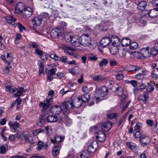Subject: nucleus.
<instances>
[{"instance_id":"nucleus-1","label":"nucleus","mask_w":158,"mask_h":158,"mask_svg":"<svg viewBox=\"0 0 158 158\" xmlns=\"http://www.w3.org/2000/svg\"><path fill=\"white\" fill-rule=\"evenodd\" d=\"M53 102V96H48L46 98V100L44 101V102L40 103L39 106L42 108V111L44 114H48L50 112L49 108V106L51 105Z\"/></svg>"},{"instance_id":"nucleus-2","label":"nucleus","mask_w":158,"mask_h":158,"mask_svg":"<svg viewBox=\"0 0 158 158\" xmlns=\"http://www.w3.org/2000/svg\"><path fill=\"white\" fill-rule=\"evenodd\" d=\"M91 40L89 35L84 34L79 38V44L84 46H89L91 44Z\"/></svg>"},{"instance_id":"nucleus-3","label":"nucleus","mask_w":158,"mask_h":158,"mask_svg":"<svg viewBox=\"0 0 158 158\" xmlns=\"http://www.w3.org/2000/svg\"><path fill=\"white\" fill-rule=\"evenodd\" d=\"M108 88L106 86H103L99 89H97L95 94L96 99L98 100L100 97H103L106 96L108 93Z\"/></svg>"},{"instance_id":"nucleus-4","label":"nucleus","mask_w":158,"mask_h":158,"mask_svg":"<svg viewBox=\"0 0 158 158\" xmlns=\"http://www.w3.org/2000/svg\"><path fill=\"white\" fill-rule=\"evenodd\" d=\"M16 137L18 139L24 140L25 141L31 142L33 141V139L28 131H24L22 134L18 133L16 134Z\"/></svg>"},{"instance_id":"nucleus-5","label":"nucleus","mask_w":158,"mask_h":158,"mask_svg":"<svg viewBox=\"0 0 158 158\" xmlns=\"http://www.w3.org/2000/svg\"><path fill=\"white\" fill-rule=\"evenodd\" d=\"M64 38L67 42H70L73 45L76 47L79 45V38L78 36L76 35L72 36L66 35L65 36Z\"/></svg>"},{"instance_id":"nucleus-6","label":"nucleus","mask_w":158,"mask_h":158,"mask_svg":"<svg viewBox=\"0 0 158 158\" xmlns=\"http://www.w3.org/2000/svg\"><path fill=\"white\" fill-rule=\"evenodd\" d=\"M61 106L63 110L66 112L72 109L74 107L73 99L69 98H67L65 99L64 103L62 104Z\"/></svg>"},{"instance_id":"nucleus-7","label":"nucleus","mask_w":158,"mask_h":158,"mask_svg":"<svg viewBox=\"0 0 158 158\" xmlns=\"http://www.w3.org/2000/svg\"><path fill=\"white\" fill-rule=\"evenodd\" d=\"M50 57L55 60L62 61V62L67 63V57L66 56L59 57L54 52H51L49 55Z\"/></svg>"},{"instance_id":"nucleus-8","label":"nucleus","mask_w":158,"mask_h":158,"mask_svg":"<svg viewBox=\"0 0 158 158\" xmlns=\"http://www.w3.org/2000/svg\"><path fill=\"white\" fill-rule=\"evenodd\" d=\"M114 39L115 40H111V42L112 41V45L114 46L110 50L111 53L113 55H115L118 52V48L115 47L118 45V44L120 42L119 39L117 36Z\"/></svg>"},{"instance_id":"nucleus-9","label":"nucleus","mask_w":158,"mask_h":158,"mask_svg":"<svg viewBox=\"0 0 158 158\" xmlns=\"http://www.w3.org/2000/svg\"><path fill=\"white\" fill-rule=\"evenodd\" d=\"M140 143L143 147L148 144L150 142V138L148 136L142 135L139 139Z\"/></svg>"},{"instance_id":"nucleus-10","label":"nucleus","mask_w":158,"mask_h":158,"mask_svg":"<svg viewBox=\"0 0 158 158\" xmlns=\"http://www.w3.org/2000/svg\"><path fill=\"white\" fill-rule=\"evenodd\" d=\"M32 9L30 7H28L25 8L21 14L24 18H29L32 15Z\"/></svg>"},{"instance_id":"nucleus-11","label":"nucleus","mask_w":158,"mask_h":158,"mask_svg":"<svg viewBox=\"0 0 158 158\" xmlns=\"http://www.w3.org/2000/svg\"><path fill=\"white\" fill-rule=\"evenodd\" d=\"M73 106L75 107L79 108L82 106V102L80 96H75L73 99Z\"/></svg>"},{"instance_id":"nucleus-12","label":"nucleus","mask_w":158,"mask_h":158,"mask_svg":"<svg viewBox=\"0 0 158 158\" xmlns=\"http://www.w3.org/2000/svg\"><path fill=\"white\" fill-rule=\"evenodd\" d=\"M98 147V142L96 140L93 141L89 146L88 150L91 153L94 152Z\"/></svg>"},{"instance_id":"nucleus-13","label":"nucleus","mask_w":158,"mask_h":158,"mask_svg":"<svg viewBox=\"0 0 158 158\" xmlns=\"http://www.w3.org/2000/svg\"><path fill=\"white\" fill-rule=\"evenodd\" d=\"M91 78L94 81L101 82L106 79V78L103 75L101 74H92L90 76Z\"/></svg>"},{"instance_id":"nucleus-14","label":"nucleus","mask_w":158,"mask_h":158,"mask_svg":"<svg viewBox=\"0 0 158 158\" xmlns=\"http://www.w3.org/2000/svg\"><path fill=\"white\" fill-rule=\"evenodd\" d=\"M60 34V30L57 27L53 29L50 33L51 36L54 38H58Z\"/></svg>"},{"instance_id":"nucleus-15","label":"nucleus","mask_w":158,"mask_h":158,"mask_svg":"<svg viewBox=\"0 0 158 158\" xmlns=\"http://www.w3.org/2000/svg\"><path fill=\"white\" fill-rule=\"evenodd\" d=\"M63 109L62 106H52L50 109V112L53 114H59L60 113L62 110Z\"/></svg>"},{"instance_id":"nucleus-16","label":"nucleus","mask_w":158,"mask_h":158,"mask_svg":"<svg viewBox=\"0 0 158 158\" xmlns=\"http://www.w3.org/2000/svg\"><path fill=\"white\" fill-rule=\"evenodd\" d=\"M25 8V4L23 2H20L17 4L15 10L17 13L21 14Z\"/></svg>"},{"instance_id":"nucleus-17","label":"nucleus","mask_w":158,"mask_h":158,"mask_svg":"<svg viewBox=\"0 0 158 158\" xmlns=\"http://www.w3.org/2000/svg\"><path fill=\"white\" fill-rule=\"evenodd\" d=\"M112 123L110 121H107L104 123L102 126V129L105 131L109 130L112 127Z\"/></svg>"},{"instance_id":"nucleus-18","label":"nucleus","mask_w":158,"mask_h":158,"mask_svg":"<svg viewBox=\"0 0 158 158\" xmlns=\"http://www.w3.org/2000/svg\"><path fill=\"white\" fill-rule=\"evenodd\" d=\"M111 40L110 38L106 37L102 39L100 42L101 46L103 47H105L110 44Z\"/></svg>"},{"instance_id":"nucleus-19","label":"nucleus","mask_w":158,"mask_h":158,"mask_svg":"<svg viewBox=\"0 0 158 158\" xmlns=\"http://www.w3.org/2000/svg\"><path fill=\"white\" fill-rule=\"evenodd\" d=\"M64 136H61L56 134L54 136V139H51V141L53 143H58L63 142L64 139Z\"/></svg>"},{"instance_id":"nucleus-20","label":"nucleus","mask_w":158,"mask_h":158,"mask_svg":"<svg viewBox=\"0 0 158 158\" xmlns=\"http://www.w3.org/2000/svg\"><path fill=\"white\" fill-rule=\"evenodd\" d=\"M96 138L99 141L101 142H103L105 140L106 138L105 133L102 131L99 132L96 136Z\"/></svg>"},{"instance_id":"nucleus-21","label":"nucleus","mask_w":158,"mask_h":158,"mask_svg":"<svg viewBox=\"0 0 158 158\" xmlns=\"http://www.w3.org/2000/svg\"><path fill=\"white\" fill-rule=\"evenodd\" d=\"M150 48L147 47L146 48H144L142 49V53L143 55L142 57H140V58H143L145 57L146 56H147L149 54H152L151 53L152 52L151 48L149 50Z\"/></svg>"},{"instance_id":"nucleus-22","label":"nucleus","mask_w":158,"mask_h":158,"mask_svg":"<svg viewBox=\"0 0 158 158\" xmlns=\"http://www.w3.org/2000/svg\"><path fill=\"white\" fill-rule=\"evenodd\" d=\"M116 93L121 97L122 99L126 98V96L124 94L123 89L121 86H118L116 88Z\"/></svg>"},{"instance_id":"nucleus-23","label":"nucleus","mask_w":158,"mask_h":158,"mask_svg":"<svg viewBox=\"0 0 158 158\" xmlns=\"http://www.w3.org/2000/svg\"><path fill=\"white\" fill-rule=\"evenodd\" d=\"M81 71V69L77 66H75L69 70V72L73 75H77L79 74Z\"/></svg>"},{"instance_id":"nucleus-24","label":"nucleus","mask_w":158,"mask_h":158,"mask_svg":"<svg viewBox=\"0 0 158 158\" xmlns=\"http://www.w3.org/2000/svg\"><path fill=\"white\" fill-rule=\"evenodd\" d=\"M149 16L151 18H155L158 16V8H154L150 10L148 13Z\"/></svg>"},{"instance_id":"nucleus-25","label":"nucleus","mask_w":158,"mask_h":158,"mask_svg":"<svg viewBox=\"0 0 158 158\" xmlns=\"http://www.w3.org/2000/svg\"><path fill=\"white\" fill-rule=\"evenodd\" d=\"M64 50L65 53H67L70 55L74 56V53L72 51L73 48L70 47L65 46L62 49Z\"/></svg>"},{"instance_id":"nucleus-26","label":"nucleus","mask_w":158,"mask_h":158,"mask_svg":"<svg viewBox=\"0 0 158 158\" xmlns=\"http://www.w3.org/2000/svg\"><path fill=\"white\" fill-rule=\"evenodd\" d=\"M5 19L6 20L7 22L10 24H11L14 26H16L15 24V21L16 20V19L13 18L12 15H10L9 16L5 17Z\"/></svg>"},{"instance_id":"nucleus-27","label":"nucleus","mask_w":158,"mask_h":158,"mask_svg":"<svg viewBox=\"0 0 158 158\" xmlns=\"http://www.w3.org/2000/svg\"><path fill=\"white\" fill-rule=\"evenodd\" d=\"M61 148V145L60 144H57L54 147L52 153L54 156H56L57 155Z\"/></svg>"},{"instance_id":"nucleus-28","label":"nucleus","mask_w":158,"mask_h":158,"mask_svg":"<svg viewBox=\"0 0 158 158\" xmlns=\"http://www.w3.org/2000/svg\"><path fill=\"white\" fill-rule=\"evenodd\" d=\"M47 121L49 123H54L58 120L57 117L54 115H50L48 116L46 118Z\"/></svg>"},{"instance_id":"nucleus-29","label":"nucleus","mask_w":158,"mask_h":158,"mask_svg":"<svg viewBox=\"0 0 158 158\" xmlns=\"http://www.w3.org/2000/svg\"><path fill=\"white\" fill-rule=\"evenodd\" d=\"M37 147L36 149L38 150H40L42 149V148L46 149L48 146V144L45 143H44L41 141H39L37 144Z\"/></svg>"},{"instance_id":"nucleus-30","label":"nucleus","mask_w":158,"mask_h":158,"mask_svg":"<svg viewBox=\"0 0 158 158\" xmlns=\"http://www.w3.org/2000/svg\"><path fill=\"white\" fill-rule=\"evenodd\" d=\"M41 20L40 18L38 17H34L32 20V23L34 26L36 27L39 26L41 23Z\"/></svg>"},{"instance_id":"nucleus-31","label":"nucleus","mask_w":158,"mask_h":158,"mask_svg":"<svg viewBox=\"0 0 158 158\" xmlns=\"http://www.w3.org/2000/svg\"><path fill=\"white\" fill-rule=\"evenodd\" d=\"M12 86V85L10 82L6 85V88L7 91L10 94L14 93L16 90L17 89L16 88L11 89Z\"/></svg>"},{"instance_id":"nucleus-32","label":"nucleus","mask_w":158,"mask_h":158,"mask_svg":"<svg viewBox=\"0 0 158 158\" xmlns=\"http://www.w3.org/2000/svg\"><path fill=\"white\" fill-rule=\"evenodd\" d=\"M147 6V3L145 1H143L139 2L137 5V7L140 10H144Z\"/></svg>"},{"instance_id":"nucleus-33","label":"nucleus","mask_w":158,"mask_h":158,"mask_svg":"<svg viewBox=\"0 0 158 158\" xmlns=\"http://www.w3.org/2000/svg\"><path fill=\"white\" fill-rule=\"evenodd\" d=\"M80 97L82 102H86L88 101L89 100H90V94L89 93H86L85 94H82Z\"/></svg>"},{"instance_id":"nucleus-34","label":"nucleus","mask_w":158,"mask_h":158,"mask_svg":"<svg viewBox=\"0 0 158 158\" xmlns=\"http://www.w3.org/2000/svg\"><path fill=\"white\" fill-rule=\"evenodd\" d=\"M149 96L148 93L145 92H144L143 94H140L138 97V98L139 100H142L143 102H145L148 99Z\"/></svg>"},{"instance_id":"nucleus-35","label":"nucleus","mask_w":158,"mask_h":158,"mask_svg":"<svg viewBox=\"0 0 158 158\" xmlns=\"http://www.w3.org/2000/svg\"><path fill=\"white\" fill-rule=\"evenodd\" d=\"M16 91V93L14 95L15 97L20 96L23 92L25 91L23 88L22 87L17 89Z\"/></svg>"},{"instance_id":"nucleus-36","label":"nucleus","mask_w":158,"mask_h":158,"mask_svg":"<svg viewBox=\"0 0 158 158\" xmlns=\"http://www.w3.org/2000/svg\"><path fill=\"white\" fill-rule=\"evenodd\" d=\"M125 99H121V102L120 104V106L121 107L123 108V112L128 107L129 104L130 103V101H129L124 106H123V104L125 103L126 101L125 100Z\"/></svg>"},{"instance_id":"nucleus-37","label":"nucleus","mask_w":158,"mask_h":158,"mask_svg":"<svg viewBox=\"0 0 158 158\" xmlns=\"http://www.w3.org/2000/svg\"><path fill=\"white\" fill-rule=\"evenodd\" d=\"M131 42L130 40L127 38L123 39L121 41L122 45L123 46H128L131 44Z\"/></svg>"},{"instance_id":"nucleus-38","label":"nucleus","mask_w":158,"mask_h":158,"mask_svg":"<svg viewBox=\"0 0 158 158\" xmlns=\"http://www.w3.org/2000/svg\"><path fill=\"white\" fill-rule=\"evenodd\" d=\"M23 115L19 113L17 114L15 119L16 120H19L20 123H23L25 122V120L24 118H23Z\"/></svg>"},{"instance_id":"nucleus-39","label":"nucleus","mask_w":158,"mask_h":158,"mask_svg":"<svg viewBox=\"0 0 158 158\" xmlns=\"http://www.w3.org/2000/svg\"><path fill=\"white\" fill-rule=\"evenodd\" d=\"M152 55L155 56L157 53L158 52V42L155 44L154 47L151 48Z\"/></svg>"},{"instance_id":"nucleus-40","label":"nucleus","mask_w":158,"mask_h":158,"mask_svg":"<svg viewBox=\"0 0 158 158\" xmlns=\"http://www.w3.org/2000/svg\"><path fill=\"white\" fill-rule=\"evenodd\" d=\"M136 73L139 75L143 77L146 74L147 71L144 69L139 67Z\"/></svg>"},{"instance_id":"nucleus-41","label":"nucleus","mask_w":158,"mask_h":158,"mask_svg":"<svg viewBox=\"0 0 158 158\" xmlns=\"http://www.w3.org/2000/svg\"><path fill=\"white\" fill-rule=\"evenodd\" d=\"M91 153L88 150L82 151L80 155L81 158H87L88 157Z\"/></svg>"},{"instance_id":"nucleus-42","label":"nucleus","mask_w":158,"mask_h":158,"mask_svg":"<svg viewBox=\"0 0 158 158\" xmlns=\"http://www.w3.org/2000/svg\"><path fill=\"white\" fill-rule=\"evenodd\" d=\"M146 89L148 92H151L154 90V84L151 83H148L146 85Z\"/></svg>"},{"instance_id":"nucleus-43","label":"nucleus","mask_w":158,"mask_h":158,"mask_svg":"<svg viewBox=\"0 0 158 158\" xmlns=\"http://www.w3.org/2000/svg\"><path fill=\"white\" fill-rule=\"evenodd\" d=\"M127 67V71L129 72H133L135 71V72L137 70L139 67L134 66L132 65H130Z\"/></svg>"},{"instance_id":"nucleus-44","label":"nucleus","mask_w":158,"mask_h":158,"mask_svg":"<svg viewBox=\"0 0 158 158\" xmlns=\"http://www.w3.org/2000/svg\"><path fill=\"white\" fill-rule=\"evenodd\" d=\"M41 21H45L48 18V14L47 13H42L39 16Z\"/></svg>"},{"instance_id":"nucleus-45","label":"nucleus","mask_w":158,"mask_h":158,"mask_svg":"<svg viewBox=\"0 0 158 158\" xmlns=\"http://www.w3.org/2000/svg\"><path fill=\"white\" fill-rule=\"evenodd\" d=\"M8 148V145L6 144H4L0 148V152L1 153L4 154L7 150Z\"/></svg>"},{"instance_id":"nucleus-46","label":"nucleus","mask_w":158,"mask_h":158,"mask_svg":"<svg viewBox=\"0 0 158 158\" xmlns=\"http://www.w3.org/2000/svg\"><path fill=\"white\" fill-rule=\"evenodd\" d=\"M57 71L56 68H53L50 69L48 70L47 72V74L50 76H53L55 73Z\"/></svg>"},{"instance_id":"nucleus-47","label":"nucleus","mask_w":158,"mask_h":158,"mask_svg":"<svg viewBox=\"0 0 158 158\" xmlns=\"http://www.w3.org/2000/svg\"><path fill=\"white\" fill-rule=\"evenodd\" d=\"M146 85H145V84H142L140 86L139 88H135L134 89V93L135 94L136 93V91H140L142 90V89H144L145 88H146Z\"/></svg>"},{"instance_id":"nucleus-48","label":"nucleus","mask_w":158,"mask_h":158,"mask_svg":"<svg viewBox=\"0 0 158 158\" xmlns=\"http://www.w3.org/2000/svg\"><path fill=\"white\" fill-rule=\"evenodd\" d=\"M98 130L99 129L98 127L96 126L91 127L90 128V132L93 134H95L98 133Z\"/></svg>"},{"instance_id":"nucleus-49","label":"nucleus","mask_w":158,"mask_h":158,"mask_svg":"<svg viewBox=\"0 0 158 158\" xmlns=\"http://www.w3.org/2000/svg\"><path fill=\"white\" fill-rule=\"evenodd\" d=\"M138 47V44L136 42H133L130 45V48L131 50H134Z\"/></svg>"},{"instance_id":"nucleus-50","label":"nucleus","mask_w":158,"mask_h":158,"mask_svg":"<svg viewBox=\"0 0 158 158\" xmlns=\"http://www.w3.org/2000/svg\"><path fill=\"white\" fill-rule=\"evenodd\" d=\"M108 63V60L106 59H103L99 63L100 67H102L103 65H106Z\"/></svg>"},{"instance_id":"nucleus-51","label":"nucleus","mask_w":158,"mask_h":158,"mask_svg":"<svg viewBox=\"0 0 158 158\" xmlns=\"http://www.w3.org/2000/svg\"><path fill=\"white\" fill-rule=\"evenodd\" d=\"M142 124L141 123H137L134 127V132L136 131H140V128L142 127Z\"/></svg>"},{"instance_id":"nucleus-52","label":"nucleus","mask_w":158,"mask_h":158,"mask_svg":"<svg viewBox=\"0 0 158 158\" xmlns=\"http://www.w3.org/2000/svg\"><path fill=\"white\" fill-rule=\"evenodd\" d=\"M45 130L46 131V134L49 135L52 133V129L51 127L47 126L45 127Z\"/></svg>"},{"instance_id":"nucleus-53","label":"nucleus","mask_w":158,"mask_h":158,"mask_svg":"<svg viewBox=\"0 0 158 158\" xmlns=\"http://www.w3.org/2000/svg\"><path fill=\"white\" fill-rule=\"evenodd\" d=\"M88 58L91 61H96L98 60V58L94 56L92 54H90L89 55Z\"/></svg>"},{"instance_id":"nucleus-54","label":"nucleus","mask_w":158,"mask_h":158,"mask_svg":"<svg viewBox=\"0 0 158 158\" xmlns=\"http://www.w3.org/2000/svg\"><path fill=\"white\" fill-rule=\"evenodd\" d=\"M44 130L41 128L36 130H34L32 131V133L34 135H36L40 132H43Z\"/></svg>"},{"instance_id":"nucleus-55","label":"nucleus","mask_w":158,"mask_h":158,"mask_svg":"<svg viewBox=\"0 0 158 158\" xmlns=\"http://www.w3.org/2000/svg\"><path fill=\"white\" fill-rule=\"evenodd\" d=\"M142 133L140 131H136L134 132L133 136L135 138H139L141 137Z\"/></svg>"},{"instance_id":"nucleus-56","label":"nucleus","mask_w":158,"mask_h":158,"mask_svg":"<svg viewBox=\"0 0 158 158\" xmlns=\"http://www.w3.org/2000/svg\"><path fill=\"white\" fill-rule=\"evenodd\" d=\"M72 120L68 117H66L65 118V124L66 126H69L72 124Z\"/></svg>"},{"instance_id":"nucleus-57","label":"nucleus","mask_w":158,"mask_h":158,"mask_svg":"<svg viewBox=\"0 0 158 158\" xmlns=\"http://www.w3.org/2000/svg\"><path fill=\"white\" fill-rule=\"evenodd\" d=\"M151 74V76L152 78L158 79V74L156 73L155 70H152Z\"/></svg>"},{"instance_id":"nucleus-58","label":"nucleus","mask_w":158,"mask_h":158,"mask_svg":"<svg viewBox=\"0 0 158 158\" xmlns=\"http://www.w3.org/2000/svg\"><path fill=\"white\" fill-rule=\"evenodd\" d=\"M118 116V114L115 113H113L108 115V117L112 119L117 118Z\"/></svg>"},{"instance_id":"nucleus-59","label":"nucleus","mask_w":158,"mask_h":158,"mask_svg":"<svg viewBox=\"0 0 158 158\" xmlns=\"http://www.w3.org/2000/svg\"><path fill=\"white\" fill-rule=\"evenodd\" d=\"M127 145L131 149H133L135 148V144L132 142H127Z\"/></svg>"},{"instance_id":"nucleus-60","label":"nucleus","mask_w":158,"mask_h":158,"mask_svg":"<svg viewBox=\"0 0 158 158\" xmlns=\"http://www.w3.org/2000/svg\"><path fill=\"white\" fill-rule=\"evenodd\" d=\"M27 156V155L26 154H23L22 155H17L12 156L10 158H24Z\"/></svg>"},{"instance_id":"nucleus-61","label":"nucleus","mask_w":158,"mask_h":158,"mask_svg":"<svg viewBox=\"0 0 158 158\" xmlns=\"http://www.w3.org/2000/svg\"><path fill=\"white\" fill-rule=\"evenodd\" d=\"M29 46L31 48H37L39 46V45L36 43L31 42L29 44Z\"/></svg>"},{"instance_id":"nucleus-62","label":"nucleus","mask_w":158,"mask_h":158,"mask_svg":"<svg viewBox=\"0 0 158 158\" xmlns=\"http://www.w3.org/2000/svg\"><path fill=\"white\" fill-rule=\"evenodd\" d=\"M45 119L44 117H42V118H40L38 122V125L40 126H42L44 123Z\"/></svg>"},{"instance_id":"nucleus-63","label":"nucleus","mask_w":158,"mask_h":158,"mask_svg":"<svg viewBox=\"0 0 158 158\" xmlns=\"http://www.w3.org/2000/svg\"><path fill=\"white\" fill-rule=\"evenodd\" d=\"M17 26L19 29L20 31L22 32L23 30H25V27L20 22H19L17 23Z\"/></svg>"},{"instance_id":"nucleus-64","label":"nucleus","mask_w":158,"mask_h":158,"mask_svg":"<svg viewBox=\"0 0 158 158\" xmlns=\"http://www.w3.org/2000/svg\"><path fill=\"white\" fill-rule=\"evenodd\" d=\"M39 73L40 74L44 73L43 71H44V67L43 64L42 63H40L39 64Z\"/></svg>"}]
</instances>
